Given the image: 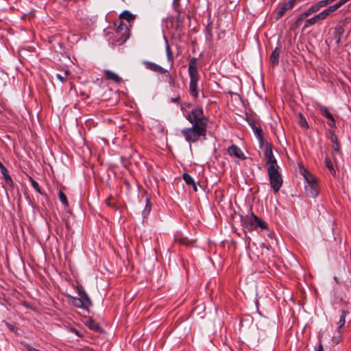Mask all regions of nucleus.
Listing matches in <instances>:
<instances>
[{
  "label": "nucleus",
  "instance_id": "nucleus-1",
  "mask_svg": "<svg viewBox=\"0 0 351 351\" xmlns=\"http://www.w3.org/2000/svg\"><path fill=\"white\" fill-rule=\"evenodd\" d=\"M186 119L192 124L191 127L182 130L181 133L186 141L195 143L201 137L205 140L206 136L207 119L202 107H196L189 112Z\"/></svg>",
  "mask_w": 351,
  "mask_h": 351
},
{
  "label": "nucleus",
  "instance_id": "nucleus-2",
  "mask_svg": "<svg viewBox=\"0 0 351 351\" xmlns=\"http://www.w3.org/2000/svg\"><path fill=\"white\" fill-rule=\"evenodd\" d=\"M241 225L243 230L247 232H251L258 228L261 230H267L268 228L267 223L261 218L258 217L250 208V213L245 216L240 215Z\"/></svg>",
  "mask_w": 351,
  "mask_h": 351
},
{
  "label": "nucleus",
  "instance_id": "nucleus-3",
  "mask_svg": "<svg viewBox=\"0 0 351 351\" xmlns=\"http://www.w3.org/2000/svg\"><path fill=\"white\" fill-rule=\"evenodd\" d=\"M197 61L198 59L197 58H191L189 60L188 69L190 77L189 93L195 99L197 98L199 95L197 82L199 80V74L197 70Z\"/></svg>",
  "mask_w": 351,
  "mask_h": 351
},
{
  "label": "nucleus",
  "instance_id": "nucleus-4",
  "mask_svg": "<svg viewBox=\"0 0 351 351\" xmlns=\"http://www.w3.org/2000/svg\"><path fill=\"white\" fill-rule=\"evenodd\" d=\"M267 173L271 188L275 193L278 192L283 183L280 167H267Z\"/></svg>",
  "mask_w": 351,
  "mask_h": 351
},
{
  "label": "nucleus",
  "instance_id": "nucleus-5",
  "mask_svg": "<svg viewBox=\"0 0 351 351\" xmlns=\"http://www.w3.org/2000/svg\"><path fill=\"white\" fill-rule=\"evenodd\" d=\"M130 37L129 29L126 24L121 23L117 28L114 41L121 45L123 44Z\"/></svg>",
  "mask_w": 351,
  "mask_h": 351
},
{
  "label": "nucleus",
  "instance_id": "nucleus-6",
  "mask_svg": "<svg viewBox=\"0 0 351 351\" xmlns=\"http://www.w3.org/2000/svg\"><path fill=\"white\" fill-rule=\"evenodd\" d=\"M130 37L129 29L126 24L121 23L117 28L114 41L121 45L123 44Z\"/></svg>",
  "mask_w": 351,
  "mask_h": 351
},
{
  "label": "nucleus",
  "instance_id": "nucleus-7",
  "mask_svg": "<svg viewBox=\"0 0 351 351\" xmlns=\"http://www.w3.org/2000/svg\"><path fill=\"white\" fill-rule=\"evenodd\" d=\"M143 64L145 65L147 69L150 71L160 73L161 74H165L169 78V82L171 84V82H173V79L172 76L170 75L168 70L162 68L160 65L149 61H143Z\"/></svg>",
  "mask_w": 351,
  "mask_h": 351
},
{
  "label": "nucleus",
  "instance_id": "nucleus-8",
  "mask_svg": "<svg viewBox=\"0 0 351 351\" xmlns=\"http://www.w3.org/2000/svg\"><path fill=\"white\" fill-rule=\"evenodd\" d=\"M264 157L266 160V165L267 167L278 166L277 163V160H276L273 151H272V145L271 143H266L265 150H264Z\"/></svg>",
  "mask_w": 351,
  "mask_h": 351
},
{
  "label": "nucleus",
  "instance_id": "nucleus-9",
  "mask_svg": "<svg viewBox=\"0 0 351 351\" xmlns=\"http://www.w3.org/2000/svg\"><path fill=\"white\" fill-rule=\"evenodd\" d=\"M306 180L308 183L304 186L306 195L311 197H316L318 195V189L315 179L313 178L311 179L306 178Z\"/></svg>",
  "mask_w": 351,
  "mask_h": 351
},
{
  "label": "nucleus",
  "instance_id": "nucleus-10",
  "mask_svg": "<svg viewBox=\"0 0 351 351\" xmlns=\"http://www.w3.org/2000/svg\"><path fill=\"white\" fill-rule=\"evenodd\" d=\"M326 19L324 14L322 11L319 14L315 15L314 16L305 20L304 25L302 27V32H306L308 30L310 26L319 23L320 21L324 20Z\"/></svg>",
  "mask_w": 351,
  "mask_h": 351
},
{
  "label": "nucleus",
  "instance_id": "nucleus-11",
  "mask_svg": "<svg viewBox=\"0 0 351 351\" xmlns=\"http://www.w3.org/2000/svg\"><path fill=\"white\" fill-rule=\"evenodd\" d=\"M296 0H289L285 2L279 8L276 14V19H279L286 13L287 11L292 9L295 3Z\"/></svg>",
  "mask_w": 351,
  "mask_h": 351
},
{
  "label": "nucleus",
  "instance_id": "nucleus-12",
  "mask_svg": "<svg viewBox=\"0 0 351 351\" xmlns=\"http://www.w3.org/2000/svg\"><path fill=\"white\" fill-rule=\"evenodd\" d=\"M250 125H251V128L254 133V134L256 136L257 138L258 139L260 147H262L263 145V138L262 136V128L258 125L257 121L254 120H251L249 121Z\"/></svg>",
  "mask_w": 351,
  "mask_h": 351
},
{
  "label": "nucleus",
  "instance_id": "nucleus-13",
  "mask_svg": "<svg viewBox=\"0 0 351 351\" xmlns=\"http://www.w3.org/2000/svg\"><path fill=\"white\" fill-rule=\"evenodd\" d=\"M228 153L230 156H234L241 160H245L246 158L242 150L234 144H232L228 148Z\"/></svg>",
  "mask_w": 351,
  "mask_h": 351
},
{
  "label": "nucleus",
  "instance_id": "nucleus-14",
  "mask_svg": "<svg viewBox=\"0 0 351 351\" xmlns=\"http://www.w3.org/2000/svg\"><path fill=\"white\" fill-rule=\"evenodd\" d=\"M319 109L322 115L328 119L329 121L328 122V124L330 127L335 126L336 121L332 114L328 111V108L326 106H322Z\"/></svg>",
  "mask_w": 351,
  "mask_h": 351
},
{
  "label": "nucleus",
  "instance_id": "nucleus-15",
  "mask_svg": "<svg viewBox=\"0 0 351 351\" xmlns=\"http://www.w3.org/2000/svg\"><path fill=\"white\" fill-rule=\"evenodd\" d=\"M349 313L348 311L342 310L339 321L337 322V332L341 335L343 332V327L346 323V317Z\"/></svg>",
  "mask_w": 351,
  "mask_h": 351
},
{
  "label": "nucleus",
  "instance_id": "nucleus-16",
  "mask_svg": "<svg viewBox=\"0 0 351 351\" xmlns=\"http://www.w3.org/2000/svg\"><path fill=\"white\" fill-rule=\"evenodd\" d=\"M104 76L106 80L113 81L117 84L121 83L122 81L121 78L117 74L110 70L104 71Z\"/></svg>",
  "mask_w": 351,
  "mask_h": 351
},
{
  "label": "nucleus",
  "instance_id": "nucleus-17",
  "mask_svg": "<svg viewBox=\"0 0 351 351\" xmlns=\"http://www.w3.org/2000/svg\"><path fill=\"white\" fill-rule=\"evenodd\" d=\"M329 132L330 134V141L332 143L331 148L333 152L338 153V152H339L340 148H339V145L338 143L337 136L335 134L334 131L330 130Z\"/></svg>",
  "mask_w": 351,
  "mask_h": 351
},
{
  "label": "nucleus",
  "instance_id": "nucleus-18",
  "mask_svg": "<svg viewBox=\"0 0 351 351\" xmlns=\"http://www.w3.org/2000/svg\"><path fill=\"white\" fill-rule=\"evenodd\" d=\"M280 49L279 47H276L272 51L270 56V61L273 66H275L279 63V56H280Z\"/></svg>",
  "mask_w": 351,
  "mask_h": 351
},
{
  "label": "nucleus",
  "instance_id": "nucleus-19",
  "mask_svg": "<svg viewBox=\"0 0 351 351\" xmlns=\"http://www.w3.org/2000/svg\"><path fill=\"white\" fill-rule=\"evenodd\" d=\"M174 241L179 243L180 245L191 247L193 246V242L189 241L186 237H182L180 234H177L174 237Z\"/></svg>",
  "mask_w": 351,
  "mask_h": 351
},
{
  "label": "nucleus",
  "instance_id": "nucleus-20",
  "mask_svg": "<svg viewBox=\"0 0 351 351\" xmlns=\"http://www.w3.org/2000/svg\"><path fill=\"white\" fill-rule=\"evenodd\" d=\"M152 210V204L149 198H146V204L142 211L143 222L144 223L147 219V216L149 215Z\"/></svg>",
  "mask_w": 351,
  "mask_h": 351
},
{
  "label": "nucleus",
  "instance_id": "nucleus-21",
  "mask_svg": "<svg viewBox=\"0 0 351 351\" xmlns=\"http://www.w3.org/2000/svg\"><path fill=\"white\" fill-rule=\"evenodd\" d=\"M78 295L80 296V298L84 301V304H86L88 306L92 305V301L86 291L82 289H78Z\"/></svg>",
  "mask_w": 351,
  "mask_h": 351
},
{
  "label": "nucleus",
  "instance_id": "nucleus-22",
  "mask_svg": "<svg viewBox=\"0 0 351 351\" xmlns=\"http://www.w3.org/2000/svg\"><path fill=\"white\" fill-rule=\"evenodd\" d=\"M86 326L90 329L95 332H99L101 330V327L99 324L95 321L94 319H89L86 322Z\"/></svg>",
  "mask_w": 351,
  "mask_h": 351
},
{
  "label": "nucleus",
  "instance_id": "nucleus-23",
  "mask_svg": "<svg viewBox=\"0 0 351 351\" xmlns=\"http://www.w3.org/2000/svg\"><path fill=\"white\" fill-rule=\"evenodd\" d=\"M0 169H1V173L3 174L6 183L8 184H12V182H13L12 180L11 177L10 176V175L8 174L6 167L2 163H0Z\"/></svg>",
  "mask_w": 351,
  "mask_h": 351
},
{
  "label": "nucleus",
  "instance_id": "nucleus-24",
  "mask_svg": "<svg viewBox=\"0 0 351 351\" xmlns=\"http://www.w3.org/2000/svg\"><path fill=\"white\" fill-rule=\"evenodd\" d=\"M119 18L125 19L128 22L132 21L135 19L134 15L130 13L128 10H124L119 15Z\"/></svg>",
  "mask_w": 351,
  "mask_h": 351
},
{
  "label": "nucleus",
  "instance_id": "nucleus-25",
  "mask_svg": "<svg viewBox=\"0 0 351 351\" xmlns=\"http://www.w3.org/2000/svg\"><path fill=\"white\" fill-rule=\"evenodd\" d=\"M340 7L339 6V4H337V3H336L334 5H330L328 8H327L326 9L322 11V12L324 14L325 17L326 18L328 16H329L333 12L336 11Z\"/></svg>",
  "mask_w": 351,
  "mask_h": 351
},
{
  "label": "nucleus",
  "instance_id": "nucleus-26",
  "mask_svg": "<svg viewBox=\"0 0 351 351\" xmlns=\"http://www.w3.org/2000/svg\"><path fill=\"white\" fill-rule=\"evenodd\" d=\"M29 180H30V182H31V184H32V186H33V188H34V189H35L38 193H39L40 195H42L45 196V199H47L48 197H47V194H46V193H43V192L41 191V189H40V186H39L38 183L36 180H34L32 178H31V177L29 178Z\"/></svg>",
  "mask_w": 351,
  "mask_h": 351
},
{
  "label": "nucleus",
  "instance_id": "nucleus-27",
  "mask_svg": "<svg viewBox=\"0 0 351 351\" xmlns=\"http://www.w3.org/2000/svg\"><path fill=\"white\" fill-rule=\"evenodd\" d=\"M308 17V16L306 15V13H305L304 12H302L295 20V21L294 22V24H293V28H296V27H298L301 25L303 21H304L306 18Z\"/></svg>",
  "mask_w": 351,
  "mask_h": 351
},
{
  "label": "nucleus",
  "instance_id": "nucleus-28",
  "mask_svg": "<svg viewBox=\"0 0 351 351\" xmlns=\"http://www.w3.org/2000/svg\"><path fill=\"white\" fill-rule=\"evenodd\" d=\"M72 302H73V304L75 307L81 308H83V309H86V308L85 304H84V301L81 298L73 297L72 298Z\"/></svg>",
  "mask_w": 351,
  "mask_h": 351
},
{
  "label": "nucleus",
  "instance_id": "nucleus-29",
  "mask_svg": "<svg viewBox=\"0 0 351 351\" xmlns=\"http://www.w3.org/2000/svg\"><path fill=\"white\" fill-rule=\"evenodd\" d=\"M165 50H166L167 60L169 62H170L171 65H172L173 63V61H174L173 55V53H172V51L170 49V47L167 43L166 45Z\"/></svg>",
  "mask_w": 351,
  "mask_h": 351
},
{
  "label": "nucleus",
  "instance_id": "nucleus-30",
  "mask_svg": "<svg viewBox=\"0 0 351 351\" xmlns=\"http://www.w3.org/2000/svg\"><path fill=\"white\" fill-rule=\"evenodd\" d=\"M319 9L320 8H319V5H317V3H316L315 5H311L310 8H308L304 12L306 13V15L308 16H309L312 14L315 13L317 11H319Z\"/></svg>",
  "mask_w": 351,
  "mask_h": 351
},
{
  "label": "nucleus",
  "instance_id": "nucleus-31",
  "mask_svg": "<svg viewBox=\"0 0 351 351\" xmlns=\"http://www.w3.org/2000/svg\"><path fill=\"white\" fill-rule=\"evenodd\" d=\"M325 165L329 169L331 173H335V170L333 167L332 162L328 156L325 158Z\"/></svg>",
  "mask_w": 351,
  "mask_h": 351
},
{
  "label": "nucleus",
  "instance_id": "nucleus-32",
  "mask_svg": "<svg viewBox=\"0 0 351 351\" xmlns=\"http://www.w3.org/2000/svg\"><path fill=\"white\" fill-rule=\"evenodd\" d=\"M298 117H299L298 123H299L300 125L302 128H308V123H307L304 116L302 113L300 112L298 114Z\"/></svg>",
  "mask_w": 351,
  "mask_h": 351
},
{
  "label": "nucleus",
  "instance_id": "nucleus-33",
  "mask_svg": "<svg viewBox=\"0 0 351 351\" xmlns=\"http://www.w3.org/2000/svg\"><path fill=\"white\" fill-rule=\"evenodd\" d=\"M70 74V71L69 70H66L63 75L60 73L56 74V77L62 82L64 83L66 81L67 76Z\"/></svg>",
  "mask_w": 351,
  "mask_h": 351
},
{
  "label": "nucleus",
  "instance_id": "nucleus-34",
  "mask_svg": "<svg viewBox=\"0 0 351 351\" xmlns=\"http://www.w3.org/2000/svg\"><path fill=\"white\" fill-rule=\"evenodd\" d=\"M182 178L185 183L189 186H190L191 184H193L195 182L193 178L188 173H184Z\"/></svg>",
  "mask_w": 351,
  "mask_h": 351
},
{
  "label": "nucleus",
  "instance_id": "nucleus-35",
  "mask_svg": "<svg viewBox=\"0 0 351 351\" xmlns=\"http://www.w3.org/2000/svg\"><path fill=\"white\" fill-rule=\"evenodd\" d=\"M58 197H59V199H60L61 203L64 206H67L69 205L67 197H66V195L61 190L59 191Z\"/></svg>",
  "mask_w": 351,
  "mask_h": 351
},
{
  "label": "nucleus",
  "instance_id": "nucleus-36",
  "mask_svg": "<svg viewBox=\"0 0 351 351\" xmlns=\"http://www.w3.org/2000/svg\"><path fill=\"white\" fill-rule=\"evenodd\" d=\"M331 3L332 2L330 0H322V1H318L317 3L319 5V8H321L324 7Z\"/></svg>",
  "mask_w": 351,
  "mask_h": 351
},
{
  "label": "nucleus",
  "instance_id": "nucleus-37",
  "mask_svg": "<svg viewBox=\"0 0 351 351\" xmlns=\"http://www.w3.org/2000/svg\"><path fill=\"white\" fill-rule=\"evenodd\" d=\"M5 326L11 330L15 331L16 330V326L14 324H10L8 322H4Z\"/></svg>",
  "mask_w": 351,
  "mask_h": 351
},
{
  "label": "nucleus",
  "instance_id": "nucleus-38",
  "mask_svg": "<svg viewBox=\"0 0 351 351\" xmlns=\"http://www.w3.org/2000/svg\"><path fill=\"white\" fill-rule=\"evenodd\" d=\"M332 341L335 344L339 343L341 341V336L339 335V337H333Z\"/></svg>",
  "mask_w": 351,
  "mask_h": 351
},
{
  "label": "nucleus",
  "instance_id": "nucleus-39",
  "mask_svg": "<svg viewBox=\"0 0 351 351\" xmlns=\"http://www.w3.org/2000/svg\"><path fill=\"white\" fill-rule=\"evenodd\" d=\"M315 351H324V348L321 342H319V345L315 347Z\"/></svg>",
  "mask_w": 351,
  "mask_h": 351
},
{
  "label": "nucleus",
  "instance_id": "nucleus-40",
  "mask_svg": "<svg viewBox=\"0 0 351 351\" xmlns=\"http://www.w3.org/2000/svg\"><path fill=\"white\" fill-rule=\"evenodd\" d=\"M180 97L171 98V102L175 103V104H179L180 103Z\"/></svg>",
  "mask_w": 351,
  "mask_h": 351
},
{
  "label": "nucleus",
  "instance_id": "nucleus-41",
  "mask_svg": "<svg viewBox=\"0 0 351 351\" xmlns=\"http://www.w3.org/2000/svg\"><path fill=\"white\" fill-rule=\"evenodd\" d=\"M71 332H74L77 336L82 337V335L80 333V332L75 328H72L71 329Z\"/></svg>",
  "mask_w": 351,
  "mask_h": 351
},
{
  "label": "nucleus",
  "instance_id": "nucleus-42",
  "mask_svg": "<svg viewBox=\"0 0 351 351\" xmlns=\"http://www.w3.org/2000/svg\"><path fill=\"white\" fill-rule=\"evenodd\" d=\"M349 0H339L338 2H337V4H339V6L341 7V5H343V4H345L346 3H347Z\"/></svg>",
  "mask_w": 351,
  "mask_h": 351
},
{
  "label": "nucleus",
  "instance_id": "nucleus-43",
  "mask_svg": "<svg viewBox=\"0 0 351 351\" xmlns=\"http://www.w3.org/2000/svg\"><path fill=\"white\" fill-rule=\"evenodd\" d=\"M105 202L110 207H113L114 206V205L110 202V198L106 199Z\"/></svg>",
  "mask_w": 351,
  "mask_h": 351
},
{
  "label": "nucleus",
  "instance_id": "nucleus-44",
  "mask_svg": "<svg viewBox=\"0 0 351 351\" xmlns=\"http://www.w3.org/2000/svg\"><path fill=\"white\" fill-rule=\"evenodd\" d=\"M336 29L338 30L339 38L337 42H339L340 40V34L342 33L343 30L341 27H339V29L336 28Z\"/></svg>",
  "mask_w": 351,
  "mask_h": 351
},
{
  "label": "nucleus",
  "instance_id": "nucleus-45",
  "mask_svg": "<svg viewBox=\"0 0 351 351\" xmlns=\"http://www.w3.org/2000/svg\"><path fill=\"white\" fill-rule=\"evenodd\" d=\"M190 186H191L193 187V189L194 191H197V185H196V183L195 182H194L193 184H191Z\"/></svg>",
  "mask_w": 351,
  "mask_h": 351
},
{
  "label": "nucleus",
  "instance_id": "nucleus-46",
  "mask_svg": "<svg viewBox=\"0 0 351 351\" xmlns=\"http://www.w3.org/2000/svg\"><path fill=\"white\" fill-rule=\"evenodd\" d=\"M180 0H173V5L176 6V4H179Z\"/></svg>",
  "mask_w": 351,
  "mask_h": 351
},
{
  "label": "nucleus",
  "instance_id": "nucleus-47",
  "mask_svg": "<svg viewBox=\"0 0 351 351\" xmlns=\"http://www.w3.org/2000/svg\"><path fill=\"white\" fill-rule=\"evenodd\" d=\"M334 278L335 281L337 283H339V279H338V278H337V277L334 276V278Z\"/></svg>",
  "mask_w": 351,
  "mask_h": 351
},
{
  "label": "nucleus",
  "instance_id": "nucleus-48",
  "mask_svg": "<svg viewBox=\"0 0 351 351\" xmlns=\"http://www.w3.org/2000/svg\"><path fill=\"white\" fill-rule=\"evenodd\" d=\"M269 237L271 238L272 237V234H269Z\"/></svg>",
  "mask_w": 351,
  "mask_h": 351
}]
</instances>
